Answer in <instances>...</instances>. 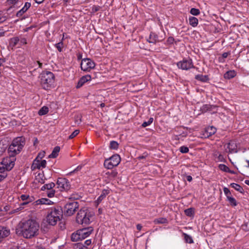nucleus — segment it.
<instances>
[{
    "label": "nucleus",
    "mask_w": 249,
    "mask_h": 249,
    "mask_svg": "<svg viewBox=\"0 0 249 249\" xmlns=\"http://www.w3.org/2000/svg\"><path fill=\"white\" fill-rule=\"evenodd\" d=\"M92 216L91 212L87 208H83L78 212L76 221L79 224L88 225L91 222L90 218Z\"/></svg>",
    "instance_id": "20e7f679"
},
{
    "label": "nucleus",
    "mask_w": 249,
    "mask_h": 249,
    "mask_svg": "<svg viewBox=\"0 0 249 249\" xmlns=\"http://www.w3.org/2000/svg\"><path fill=\"white\" fill-rule=\"evenodd\" d=\"M20 43L23 45L27 44L26 39L25 38H22L20 40Z\"/></svg>",
    "instance_id": "680f3d73"
},
{
    "label": "nucleus",
    "mask_w": 249,
    "mask_h": 249,
    "mask_svg": "<svg viewBox=\"0 0 249 249\" xmlns=\"http://www.w3.org/2000/svg\"><path fill=\"white\" fill-rule=\"evenodd\" d=\"M8 147V145L5 143V141H0V156L5 151Z\"/></svg>",
    "instance_id": "4be33fe9"
},
{
    "label": "nucleus",
    "mask_w": 249,
    "mask_h": 249,
    "mask_svg": "<svg viewBox=\"0 0 249 249\" xmlns=\"http://www.w3.org/2000/svg\"><path fill=\"white\" fill-rule=\"evenodd\" d=\"M91 244V241L90 239L87 240L84 242V245L87 247L89 246Z\"/></svg>",
    "instance_id": "bf43d9fd"
},
{
    "label": "nucleus",
    "mask_w": 249,
    "mask_h": 249,
    "mask_svg": "<svg viewBox=\"0 0 249 249\" xmlns=\"http://www.w3.org/2000/svg\"><path fill=\"white\" fill-rule=\"evenodd\" d=\"M214 156L215 157H217V159L218 161H225V159L224 158V156L221 154H219L218 152H215L214 154Z\"/></svg>",
    "instance_id": "4c0bfd02"
},
{
    "label": "nucleus",
    "mask_w": 249,
    "mask_h": 249,
    "mask_svg": "<svg viewBox=\"0 0 249 249\" xmlns=\"http://www.w3.org/2000/svg\"><path fill=\"white\" fill-rule=\"evenodd\" d=\"M19 39L18 37H13L11 39L10 44H11V46H12V47H15L17 45V44L19 42Z\"/></svg>",
    "instance_id": "e433bc0d"
},
{
    "label": "nucleus",
    "mask_w": 249,
    "mask_h": 249,
    "mask_svg": "<svg viewBox=\"0 0 249 249\" xmlns=\"http://www.w3.org/2000/svg\"><path fill=\"white\" fill-rule=\"evenodd\" d=\"M147 156H148V154L146 153H144L142 155L140 156L139 157H138V159L139 160L145 159Z\"/></svg>",
    "instance_id": "5fc2aeb1"
},
{
    "label": "nucleus",
    "mask_w": 249,
    "mask_h": 249,
    "mask_svg": "<svg viewBox=\"0 0 249 249\" xmlns=\"http://www.w3.org/2000/svg\"><path fill=\"white\" fill-rule=\"evenodd\" d=\"M242 229L246 231H249V226H248V223H244L241 226Z\"/></svg>",
    "instance_id": "603ef678"
},
{
    "label": "nucleus",
    "mask_w": 249,
    "mask_h": 249,
    "mask_svg": "<svg viewBox=\"0 0 249 249\" xmlns=\"http://www.w3.org/2000/svg\"><path fill=\"white\" fill-rule=\"evenodd\" d=\"M186 179L188 181L190 182L192 180V177L189 175L186 177Z\"/></svg>",
    "instance_id": "338daca9"
},
{
    "label": "nucleus",
    "mask_w": 249,
    "mask_h": 249,
    "mask_svg": "<svg viewBox=\"0 0 249 249\" xmlns=\"http://www.w3.org/2000/svg\"><path fill=\"white\" fill-rule=\"evenodd\" d=\"M20 198L23 201H27L29 203L32 202L35 200L34 196H30L29 195H22L20 196Z\"/></svg>",
    "instance_id": "6ab92c4d"
},
{
    "label": "nucleus",
    "mask_w": 249,
    "mask_h": 249,
    "mask_svg": "<svg viewBox=\"0 0 249 249\" xmlns=\"http://www.w3.org/2000/svg\"><path fill=\"white\" fill-rule=\"evenodd\" d=\"M55 184L53 182H51L48 184H45L41 188V190L44 191L45 190H48L47 196L49 197L54 196L55 194V190L53 189L55 186Z\"/></svg>",
    "instance_id": "9b49d317"
},
{
    "label": "nucleus",
    "mask_w": 249,
    "mask_h": 249,
    "mask_svg": "<svg viewBox=\"0 0 249 249\" xmlns=\"http://www.w3.org/2000/svg\"><path fill=\"white\" fill-rule=\"evenodd\" d=\"M223 191L226 196H228V194H231V192L229 189L226 187L223 188Z\"/></svg>",
    "instance_id": "6e6d98bb"
},
{
    "label": "nucleus",
    "mask_w": 249,
    "mask_h": 249,
    "mask_svg": "<svg viewBox=\"0 0 249 249\" xmlns=\"http://www.w3.org/2000/svg\"><path fill=\"white\" fill-rule=\"evenodd\" d=\"M136 227L137 229L140 231L142 230V226L140 224H138L137 225Z\"/></svg>",
    "instance_id": "69168bd1"
},
{
    "label": "nucleus",
    "mask_w": 249,
    "mask_h": 249,
    "mask_svg": "<svg viewBox=\"0 0 249 249\" xmlns=\"http://www.w3.org/2000/svg\"><path fill=\"white\" fill-rule=\"evenodd\" d=\"M29 202H28L27 201H23L22 203H21L19 205V208L14 210L13 211V213H17L19 211H21L24 208V206L28 204Z\"/></svg>",
    "instance_id": "c9c22d12"
},
{
    "label": "nucleus",
    "mask_w": 249,
    "mask_h": 249,
    "mask_svg": "<svg viewBox=\"0 0 249 249\" xmlns=\"http://www.w3.org/2000/svg\"><path fill=\"white\" fill-rule=\"evenodd\" d=\"M56 184L57 187L60 188L61 191H68L70 189L71 187L69 180L67 178H59L57 179Z\"/></svg>",
    "instance_id": "6e6552de"
},
{
    "label": "nucleus",
    "mask_w": 249,
    "mask_h": 249,
    "mask_svg": "<svg viewBox=\"0 0 249 249\" xmlns=\"http://www.w3.org/2000/svg\"><path fill=\"white\" fill-rule=\"evenodd\" d=\"M211 108V106L209 105H204L201 107V110L202 112H206L208 110H210Z\"/></svg>",
    "instance_id": "09e8293b"
},
{
    "label": "nucleus",
    "mask_w": 249,
    "mask_h": 249,
    "mask_svg": "<svg viewBox=\"0 0 249 249\" xmlns=\"http://www.w3.org/2000/svg\"><path fill=\"white\" fill-rule=\"evenodd\" d=\"M18 0H7L8 4H14L17 2Z\"/></svg>",
    "instance_id": "052dcab7"
},
{
    "label": "nucleus",
    "mask_w": 249,
    "mask_h": 249,
    "mask_svg": "<svg viewBox=\"0 0 249 249\" xmlns=\"http://www.w3.org/2000/svg\"><path fill=\"white\" fill-rule=\"evenodd\" d=\"M184 213L186 215L192 217L194 216L195 214L194 209L192 208H188L184 211Z\"/></svg>",
    "instance_id": "c85d7f7f"
},
{
    "label": "nucleus",
    "mask_w": 249,
    "mask_h": 249,
    "mask_svg": "<svg viewBox=\"0 0 249 249\" xmlns=\"http://www.w3.org/2000/svg\"><path fill=\"white\" fill-rule=\"evenodd\" d=\"M189 20L190 24L194 27H196L198 24V19L195 17H190Z\"/></svg>",
    "instance_id": "bb28decb"
},
{
    "label": "nucleus",
    "mask_w": 249,
    "mask_h": 249,
    "mask_svg": "<svg viewBox=\"0 0 249 249\" xmlns=\"http://www.w3.org/2000/svg\"><path fill=\"white\" fill-rule=\"evenodd\" d=\"M55 79H41V84L42 88L48 90L50 88L54 87Z\"/></svg>",
    "instance_id": "f8f14e48"
},
{
    "label": "nucleus",
    "mask_w": 249,
    "mask_h": 249,
    "mask_svg": "<svg viewBox=\"0 0 249 249\" xmlns=\"http://www.w3.org/2000/svg\"><path fill=\"white\" fill-rule=\"evenodd\" d=\"M153 121V118L151 117L149 119V120L147 122H144L142 123V126L143 127L148 126L152 123Z\"/></svg>",
    "instance_id": "ea45409f"
},
{
    "label": "nucleus",
    "mask_w": 249,
    "mask_h": 249,
    "mask_svg": "<svg viewBox=\"0 0 249 249\" xmlns=\"http://www.w3.org/2000/svg\"><path fill=\"white\" fill-rule=\"evenodd\" d=\"M155 224H167L168 223V220L167 218L164 217H160L158 218L155 219L153 221Z\"/></svg>",
    "instance_id": "5701e85b"
},
{
    "label": "nucleus",
    "mask_w": 249,
    "mask_h": 249,
    "mask_svg": "<svg viewBox=\"0 0 249 249\" xmlns=\"http://www.w3.org/2000/svg\"><path fill=\"white\" fill-rule=\"evenodd\" d=\"M226 149L228 150L229 153H236L237 151L236 143L234 141H230L227 144V147Z\"/></svg>",
    "instance_id": "f3484780"
},
{
    "label": "nucleus",
    "mask_w": 249,
    "mask_h": 249,
    "mask_svg": "<svg viewBox=\"0 0 249 249\" xmlns=\"http://www.w3.org/2000/svg\"><path fill=\"white\" fill-rule=\"evenodd\" d=\"M31 6V3L30 2H26L25 3V5L24 6V9H25L26 10V11Z\"/></svg>",
    "instance_id": "13d9d810"
},
{
    "label": "nucleus",
    "mask_w": 249,
    "mask_h": 249,
    "mask_svg": "<svg viewBox=\"0 0 249 249\" xmlns=\"http://www.w3.org/2000/svg\"><path fill=\"white\" fill-rule=\"evenodd\" d=\"M206 131L207 133H209L207 137H210L213 135L216 132V129L213 126H210L207 128Z\"/></svg>",
    "instance_id": "7c9ffc66"
},
{
    "label": "nucleus",
    "mask_w": 249,
    "mask_h": 249,
    "mask_svg": "<svg viewBox=\"0 0 249 249\" xmlns=\"http://www.w3.org/2000/svg\"><path fill=\"white\" fill-rule=\"evenodd\" d=\"M91 79H80L79 81L78 82L76 86V89H79L81 87H82L85 83L86 82H88V81H89L91 80Z\"/></svg>",
    "instance_id": "393cba45"
},
{
    "label": "nucleus",
    "mask_w": 249,
    "mask_h": 249,
    "mask_svg": "<svg viewBox=\"0 0 249 249\" xmlns=\"http://www.w3.org/2000/svg\"><path fill=\"white\" fill-rule=\"evenodd\" d=\"M25 144V139L23 137L14 139L8 149L9 156H15L18 154Z\"/></svg>",
    "instance_id": "f03ea898"
},
{
    "label": "nucleus",
    "mask_w": 249,
    "mask_h": 249,
    "mask_svg": "<svg viewBox=\"0 0 249 249\" xmlns=\"http://www.w3.org/2000/svg\"><path fill=\"white\" fill-rule=\"evenodd\" d=\"M119 143L114 141H112L110 142L109 148L112 149H117L118 148Z\"/></svg>",
    "instance_id": "f704fd0d"
},
{
    "label": "nucleus",
    "mask_w": 249,
    "mask_h": 249,
    "mask_svg": "<svg viewBox=\"0 0 249 249\" xmlns=\"http://www.w3.org/2000/svg\"><path fill=\"white\" fill-rule=\"evenodd\" d=\"M93 229L91 227L79 230L78 232L80 233L81 240H82L88 237L91 233Z\"/></svg>",
    "instance_id": "ddd939ff"
},
{
    "label": "nucleus",
    "mask_w": 249,
    "mask_h": 249,
    "mask_svg": "<svg viewBox=\"0 0 249 249\" xmlns=\"http://www.w3.org/2000/svg\"><path fill=\"white\" fill-rule=\"evenodd\" d=\"M219 168L221 170L226 172H227V171H230L229 168L225 164H219Z\"/></svg>",
    "instance_id": "a19ab883"
},
{
    "label": "nucleus",
    "mask_w": 249,
    "mask_h": 249,
    "mask_svg": "<svg viewBox=\"0 0 249 249\" xmlns=\"http://www.w3.org/2000/svg\"><path fill=\"white\" fill-rule=\"evenodd\" d=\"M45 74H46L48 76V78H54V75L53 73L49 71H46L42 73V77L45 76Z\"/></svg>",
    "instance_id": "37998d69"
},
{
    "label": "nucleus",
    "mask_w": 249,
    "mask_h": 249,
    "mask_svg": "<svg viewBox=\"0 0 249 249\" xmlns=\"http://www.w3.org/2000/svg\"><path fill=\"white\" fill-rule=\"evenodd\" d=\"M109 178H115L117 177L118 175V172L116 170H111V171H108L106 173Z\"/></svg>",
    "instance_id": "72a5a7b5"
},
{
    "label": "nucleus",
    "mask_w": 249,
    "mask_h": 249,
    "mask_svg": "<svg viewBox=\"0 0 249 249\" xmlns=\"http://www.w3.org/2000/svg\"><path fill=\"white\" fill-rule=\"evenodd\" d=\"M81 197V196L78 195V194H72L71 197H70V199H73V200H77L79 199Z\"/></svg>",
    "instance_id": "8fccbe9b"
},
{
    "label": "nucleus",
    "mask_w": 249,
    "mask_h": 249,
    "mask_svg": "<svg viewBox=\"0 0 249 249\" xmlns=\"http://www.w3.org/2000/svg\"><path fill=\"white\" fill-rule=\"evenodd\" d=\"M79 208V203L77 201L68 202L64 208V214L67 216H71L77 211Z\"/></svg>",
    "instance_id": "0eeeda50"
},
{
    "label": "nucleus",
    "mask_w": 249,
    "mask_h": 249,
    "mask_svg": "<svg viewBox=\"0 0 249 249\" xmlns=\"http://www.w3.org/2000/svg\"><path fill=\"white\" fill-rule=\"evenodd\" d=\"M94 67V62L89 58H84L81 60V68L84 71H89Z\"/></svg>",
    "instance_id": "1a4fd4ad"
},
{
    "label": "nucleus",
    "mask_w": 249,
    "mask_h": 249,
    "mask_svg": "<svg viewBox=\"0 0 249 249\" xmlns=\"http://www.w3.org/2000/svg\"><path fill=\"white\" fill-rule=\"evenodd\" d=\"M227 200L229 201L230 205L231 206L234 207V206H237V204L236 200L233 197H232V196H228Z\"/></svg>",
    "instance_id": "473e14b6"
},
{
    "label": "nucleus",
    "mask_w": 249,
    "mask_h": 249,
    "mask_svg": "<svg viewBox=\"0 0 249 249\" xmlns=\"http://www.w3.org/2000/svg\"><path fill=\"white\" fill-rule=\"evenodd\" d=\"M180 152L182 153H187L189 152V148L185 146H182L179 148Z\"/></svg>",
    "instance_id": "49530a36"
},
{
    "label": "nucleus",
    "mask_w": 249,
    "mask_h": 249,
    "mask_svg": "<svg viewBox=\"0 0 249 249\" xmlns=\"http://www.w3.org/2000/svg\"><path fill=\"white\" fill-rule=\"evenodd\" d=\"M79 133V130H75L74 131L69 137V139H72L76 137Z\"/></svg>",
    "instance_id": "de8ad7c7"
},
{
    "label": "nucleus",
    "mask_w": 249,
    "mask_h": 249,
    "mask_svg": "<svg viewBox=\"0 0 249 249\" xmlns=\"http://www.w3.org/2000/svg\"><path fill=\"white\" fill-rule=\"evenodd\" d=\"M0 182L3 180L7 176V174L6 172L3 171H0Z\"/></svg>",
    "instance_id": "a18cd8bd"
},
{
    "label": "nucleus",
    "mask_w": 249,
    "mask_h": 249,
    "mask_svg": "<svg viewBox=\"0 0 249 249\" xmlns=\"http://www.w3.org/2000/svg\"><path fill=\"white\" fill-rule=\"evenodd\" d=\"M49 112V108L46 106H43L38 111V114L39 115H44L46 114Z\"/></svg>",
    "instance_id": "2f4dec72"
},
{
    "label": "nucleus",
    "mask_w": 249,
    "mask_h": 249,
    "mask_svg": "<svg viewBox=\"0 0 249 249\" xmlns=\"http://www.w3.org/2000/svg\"><path fill=\"white\" fill-rule=\"evenodd\" d=\"M78 231L79 230H77L76 232L72 233V234L71 235V240L72 241L77 242L79 240H82L80 235V233H79Z\"/></svg>",
    "instance_id": "aec40b11"
},
{
    "label": "nucleus",
    "mask_w": 249,
    "mask_h": 249,
    "mask_svg": "<svg viewBox=\"0 0 249 249\" xmlns=\"http://www.w3.org/2000/svg\"><path fill=\"white\" fill-rule=\"evenodd\" d=\"M121 161V158L118 154H115L110 158L106 159L104 161V166L108 169H111L114 167L117 166Z\"/></svg>",
    "instance_id": "423d86ee"
},
{
    "label": "nucleus",
    "mask_w": 249,
    "mask_h": 249,
    "mask_svg": "<svg viewBox=\"0 0 249 249\" xmlns=\"http://www.w3.org/2000/svg\"><path fill=\"white\" fill-rule=\"evenodd\" d=\"M46 161L45 160H34L31 168L33 170L36 169H40L41 168H45L46 165Z\"/></svg>",
    "instance_id": "4468645a"
},
{
    "label": "nucleus",
    "mask_w": 249,
    "mask_h": 249,
    "mask_svg": "<svg viewBox=\"0 0 249 249\" xmlns=\"http://www.w3.org/2000/svg\"><path fill=\"white\" fill-rule=\"evenodd\" d=\"M230 186L234 188L235 190L241 193H244V189L239 184L235 183H232L231 184Z\"/></svg>",
    "instance_id": "a878e982"
},
{
    "label": "nucleus",
    "mask_w": 249,
    "mask_h": 249,
    "mask_svg": "<svg viewBox=\"0 0 249 249\" xmlns=\"http://www.w3.org/2000/svg\"><path fill=\"white\" fill-rule=\"evenodd\" d=\"M183 235L186 243L189 244H192L194 243V240L190 235L185 233H183Z\"/></svg>",
    "instance_id": "c756f323"
},
{
    "label": "nucleus",
    "mask_w": 249,
    "mask_h": 249,
    "mask_svg": "<svg viewBox=\"0 0 249 249\" xmlns=\"http://www.w3.org/2000/svg\"><path fill=\"white\" fill-rule=\"evenodd\" d=\"M36 202L37 204H50L52 202L47 198H42L41 199L37 200Z\"/></svg>",
    "instance_id": "cd10ccee"
},
{
    "label": "nucleus",
    "mask_w": 249,
    "mask_h": 249,
    "mask_svg": "<svg viewBox=\"0 0 249 249\" xmlns=\"http://www.w3.org/2000/svg\"><path fill=\"white\" fill-rule=\"evenodd\" d=\"M63 215V210L60 207L51 208L47 216V222L50 225L54 226Z\"/></svg>",
    "instance_id": "7ed1b4c3"
},
{
    "label": "nucleus",
    "mask_w": 249,
    "mask_h": 249,
    "mask_svg": "<svg viewBox=\"0 0 249 249\" xmlns=\"http://www.w3.org/2000/svg\"><path fill=\"white\" fill-rule=\"evenodd\" d=\"M78 247L79 249H87V247L84 245L82 244H78Z\"/></svg>",
    "instance_id": "4d7b16f0"
},
{
    "label": "nucleus",
    "mask_w": 249,
    "mask_h": 249,
    "mask_svg": "<svg viewBox=\"0 0 249 249\" xmlns=\"http://www.w3.org/2000/svg\"><path fill=\"white\" fill-rule=\"evenodd\" d=\"M16 160L15 156H12L4 158L0 162V171L4 172L10 171L15 165Z\"/></svg>",
    "instance_id": "39448f33"
},
{
    "label": "nucleus",
    "mask_w": 249,
    "mask_h": 249,
    "mask_svg": "<svg viewBox=\"0 0 249 249\" xmlns=\"http://www.w3.org/2000/svg\"><path fill=\"white\" fill-rule=\"evenodd\" d=\"M39 224L34 220L20 221L16 229V234L26 239H31L39 234Z\"/></svg>",
    "instance_id": "f257e3e1"
},
{
    "label": "nucleus",
    "mask_w": 249,
    "mask_h": 249,
    "mask_svg": "<svg viewBox=\"0 0 249 249\" xmlns=\"http://www.w3.org/2000/svg\"><path fill=\"white\" fill-rule=\"evenodd\" d=\"M45 152L44 151H42L39 152L36 158L34 160H42V159L45 157Z\"/></svg>",
    "instance_id": "58836bf2"
},
{
    "label": "nucleus",
    "mask_w": 249,
    "mask_h": 249,
    "mask_svg": "<svg viewBox=\"0 0 249 249\" xmlns=\"http://www.w3.org/2000/svg\"><path fill=\"white\" fill-rule=\"evenodd\" d=\"M190 13L194 16L198 15L200 14L199 9L193 8L190 10Z\"/></svg>",
    "instance_id": "79ce46f5"
},
{
    "label": "nucleus",
    "mask_w": 249,
    "mask_h": 249,
    "mask_svg": "<svg viewBox=\"0 0 249 249\" xmlns=\"http://www.w3.org/2000/svg\"><path fill=\"white\" fill-rule=\"evenodd\" d=\"M174 38L173 37H169L167 40V43L169 44H172L174 43Z\"/></svg>",
    "instance_id": "864d4df0"
},
{
    "label": "nucleus",
    "mask_w": 249,
    "mask_h": 249,
    "mask_svg": "<svg viewBox=\"0 0 249 249\" xmlns=\"http://www.w3.org/2000/svg\"><path fill=\"white\" fill-rule=\"evenodd\" d=\"M229 54L230 53L228 52L224 53L222 54V57L224 58H227Z\"/></svg>",
    "instance_id": "0e129e2a"
},
{
    "label": "nucleus",
    "mask_w": 249,
    "mask_h": 249,
    "mask_svg": "<svg viewBox=\"0 0 249 249\" xmlns=\"http://www.w3.org/2000/svg\"><path fill=\"white\" fill-rule=\"evenodd\" d=\"M110 189L108 188L103 190L101 195L98 197L96 201L97 205L110 193Z\"/></svg>",
    "instance_id": "dca6fc26"
},
{
    "label": "nucleus",
    "mask_w": 249,
    "mask_h": 249,
    "mask_svg": "<svg viewBox=\"0 0 249 249\" xmlns=\"http://www.w3.org/2000/svg\"><path fill=\"white\" fill-rule=\"evenodd\" d=\"M236 76V72L234 70L227 71L224 75V78H234Z\"/></svg>",
    "instance_id": "b1692460"
},
{
    "label": "nucleus",
    "mask_w": 249,
    "mask_h": 249,
    "mask_svg": "<svg viewBox=\"0 0 249 249\" xmlns=\"http://www.w3.org/2000/svg\"><path fill=\"white\" fill-rule=\"evenodd\" d=\"M6 19L5 16H0V23L4 22Z\"/></svg>",
    "instance_id": "e2e57ef3"
},
{
    "label": "nucleus",
    "mask_w": 249,
    "mask_h": 249,
    "mask_svg": "<svg viewBox=\"0 0 249 249\" xmlns=\"http://www.w3.org/2000/svg\"><path fill=\"white\" fill-rule=\"evenodd\" d=\"M10 234V231L7 230L6 228L0 227V239L7 237Z\"/></svg>",
    "instance_id": "a211bd4d"
},
{
    "label": "nucleus",
    "mask_w": 249,
    "mask_h": 249,
    "mask_svg": "<svg viewBox=\"0 0 249 249\" xmlns=\"http://www.w3.org/2000/svg\"><path fill=\"white\" fill-rule=\"evenodd\" d=\"M26 11L25 9H24V7H23L21 10L18 11L17 13V16L18 17H21Z\"/></svg>",
    "instance_id": "3c124183"
},
{
    "label": "nucleus",
    "mask_w": 249,
    "mask_h": 249,
    "mask_svg": "<svg viewBox=\"0 0 249 249\" xmlns=\"http://www.w3.org/2000/svg\"><path fill=\"white\" fill-rule=\"evenodd\" d=\"M163 38L161 36L159 37L157 34L154 33H151L149 38L147 39L150 43L156 44L158 42L162 41Z\"/></svg>",
    "instance_id": "2eb2a0df"
},
{
    "label": "nucleus",
    "mask_w": 249,
    "mask_h": 249,
    "mask_svg": "<svg viewBox=\"0 0 249 249\" xmlns=\"http://www.w3.org/2000/svg\"><path fill=\"white\" fill-rule=\"evenodd\" d=\"M63 45V44L62 41H60V42L55 44V47L59 52H61L62 51Z\"/></svg>",
    "instance_id": "c03bdc74"
},
{
    "label": "nucleus",
    "mask_w": 249,
    "mask_h": 249,
    "mask_svg": "<svg viewBox=\"0 0 249 249\" xmlns=\"http://www.w3.org/2000/svg\"><path fill=\"white\" fill-rule=\"evenodd\" d=\"M178 67L184 70H187L193 67L192 60L190 58L184 59L177 63Z\"/></svg>",
    "instance_id": "9d476101"
},
{
    "label": "nucleus",
    "mask_w": 249,
    "mask_h": 249,
    "mask_svg": "<svg viewBox=\"0 0 249 249\" xmlns=\"http://www.w3.org/2000/svg\"><path fill=\"white\" fill-rule=\"evenodd\" d=\"M197 79L202 82H207L209 80V79Z\"/></svg>",
    "instance_id": "774afa93"
},
{
    "label": "nucleus",
    "mask_w": 249,
    "mask_h": 249,
    "mask_svg": "<svg viewBox=\"0 0 249 249\" xmlns=\"http://www.w3.org/2000/svg\"><path fill=\"white\" fill-rule=\"evenodd\" d=\"M60 147L58 146H55L53 149L52 153L49 156V158H55L58 155V153L60 151Z\"/></svg>",
    "instance_id": "412c9836"
}]
</instances>
